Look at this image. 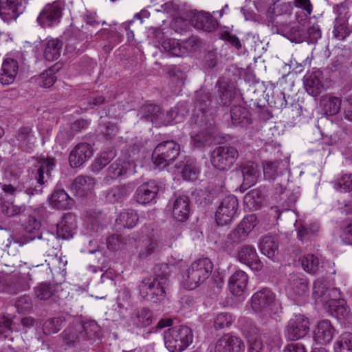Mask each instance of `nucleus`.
Segmentation results:
<instances>
[{
    "mask_svg": "<svg viewBox=\"0 0 352 352\" xmlns=\"http://www.w3.org/2000/svg\"><path fill=\"white\" fill-rule=\"evenodd\" d=\"M313 295L318 302H321L331 314L344 317L348 312L346 302L340 298L337 289L329 288L327 283L320 279L314 281Z\"/></svg>",
    "mask_w": 352,
    "mask_h": 352,
    "instance_id": "obj_1",
    "label": "nucleus"
},
{
    "mask_svg": "<svg viewBox=\"0 0 352 352\" xmlns=\"http://www.w3.org/2000/svg\"><path fill=\"white\" fill-rule=\"evenodd\" d=\"M253 312L265 323L274 319L281 310V303L276 295L269 289L263 288L255 292L250 299Z\"/></svg>",
    "mask_w": 352,
    "mask_h": 352,
    "instance_id": "obj_2",
    "label": "nucleus"
},
{
    "mask_svg": "<svg viewBox=\"0 0 352 352\" xmlns=\"http://www.w3.org/2000/svg\"><path fill=\"white\" fill-rule=\"evenodd\" d=\"M213 269L212 261L208 258H201L194 261L182 275L184 287L189 290L194 289L210 276Z\"/></svg>",
    "mask_w": 352,
    "mask_h": 352,
    "instance_id": "obj_3",
    "label": "nucleus"
},
{
    "mask_svg": "<svg viewBox=\"0 0 352 352\" xmlns=\"http://www.w3.org/2000/svg\"><path fill=\"white\" fill-rule=\"evenodd\" d=\"M164 341L170 352H182L192 343L193 333L187 326L173 327L164 331Z\"/></svg>",
    "mask_w": 352,
    "mask_h": 352,
    "instance_id": "obj_4",
    "label": "nucleus"
},
{
    "mask_svg": "<svg viewBox=\"0 0 352 352\" xmlns=\"http://www.w3.org/2000/svg\"><path fill=\"white\" fill-rule=\"evenodd\" d=\"M168 278L164 275L144 278L140 285L141 296L149 300L156 302L165 297V287Z\"/></svg>",
    "mask_w": 352,
    "mask_h": 352,
    "instance_id": "obj_5",
    "label": "nucleus"
},
{
    "mask_svg": "<svg viewBox=\"0 0 352 352\" xmlns=\"http://www.w3.org/2000/svg\"><path fill=\"white\" fill-rule=\"evenodd\" d=\"M239 157L237 149L230 146L217 147L211 153V163L219 170H229Z\"/></svg>",
    "mask_w": 352,
    "mask_h": 352,
    "instance_id": "obj_6",
    "label": "nucleus"
},
{
    "mask_svg": "<svg viewBox=\"0 0 352 352\" xmlns=\"http://www.w3.org/2000/svg\"><path fill=\"white\" fill-rule=\"evenodd\" d=\"M179 151V146L174 141L161 142L153 152V162L159 168L166 167L177 157Z\"/></svg>",
    "mask_w": 352,
    "mask_h": 352,
    "instance_id": "obj_7",
    "label": "nucleus"
},
{
    "mask_svg": "<svg viewBox=\"0 0 352 352\" xmlns=\"http://www.w3.org/2000/svg\"><path fill=\"white\" fill-rule=\"evenodd\" d=\"M238 200L234 195L224 197L217 209L215 219L219 226L230 224L236 216Z\"/></svg>",
    "mask_w": 352,
    "mask_h": 352,
    "instance_id": "obj_8",
    "label": "nucleus"
},
{
    "mask_svg": "<svg viewBox=\"0 0 352 352\" xmlns=\"http://www.w3.org/2000/svg\"><path fill=\"white\" fill-rule=\"evenodd\" d=\"M309 330V321L305 316L298 314L292 318L284 330L288 340H298L305 337Z\"/></svg>",
    "mask_w": 352,
    "mask_h": 352,
    "instance_id": "obj_9",
    "label": "nucleus"
},
{
    "mask_svg": "<svg viewBox=\"0 0 352 352\" xmlns=\"http://www.w3.org/2000/svg\"><path fill=\"white\" fill-rule=\"evenodd\" d=\"M135 166V164L133 160H126L125 157H119L108 167L102 182L104 184H109L126 175Z\"/></svg>",
    "mask_w": 352,
    "mask_h": 352,
    "instance_id": "obj_10",
    "label": "nucleus"
},
{
    "mask_svg": "<svg viewBox=\"0 0 352 352\" xmlns=\"http://www.w3.org/2000/svg\"><path fill=\"white\" fill-rule=\"evenodd\" d=\"M336 333V330L329 320L318 321L313 329L314 341L320 344H329Z\"/></svg>",
    "mask_w": 352,
    "mask_h": 352,
    "instance_id": "obj_11",
    "label": "nucleus"
},
{
    "mask_svg": "<svg viewBox=\"0 0 352 352\" xmlns=\"http://www.w3.org/2000/svg\"><path fill=\"white\" fill-rule=\"evenodd\" d=\"M94 155L92 146L87 142L76 144L69 156V164L72 168H78L88 161Z\"/></svg>",
    "mask_w": 352,
    "mask_h": 352,
    "instance_id": "obj_12",
    "label": "nucleus"
},
{
    "mask_svg": "<svg viewBox=\"0 0 352 352\" xmlns=\"http://www.w3.org/2000/svg\"><path fill=\"white\" fill-rule=\"evenodd\" d=\"M236 258L240 263L246 265L254 271H260L263 266L255 248L251 245H245L240 248Z\"/></svg>",
    "mask_w": 352,
    "mask_h": 352,
    "instance_id": "obj_13",
    "label": "nucleus"
},
{
    "mask_svg": "<svg viewBox=\"0 0 352 352\" xmlns=\"http://www.w3.org/2000/svg\"><path fill=\"white\" fill-rule=\"evenodd\" d=\"M61 15V9L58 3L47 4L40 12L37 21L43 28L54 26L59 23Z\"/></svg>",
    "mask_w": 352,
    "mask_h": 352,
    "instance_id": "obj_14",
    "label": "nucleus"
},
{
    "mask_svg": "<svg viewBox=\"0 0 352 352\" xmlns=\"http://www.w3.org/2000/svg\"><path fill=\"white\" fill-rule=\"evenodd\" d=\"M244 349L245 344L239 337L226 334L217 341L212 352H243Z\"/></svg>",
    "mask_w": 352,
    "mask_h": 352,
    "instance_id": "obj_15",
    "label": "nucleus"
},
{
    "mask_svg": "<svg viewBox=\"0 0 352 352\" xmlns=\"http://www.w3.org/2000/svg\"><path fill=\"white\" fill-rule=\"evenodd\" d=\"M307 92L312 96H318L324 89V76L319 69H314L304 77Z\"/></svg>",
    "mask_w": 352,
    "mask_h": 352,
    "instance_id": "obj_16",
    "label": "nucleus"
},
{
    "mask_svg": "<svg viewBox=\"0 0 352 352\" xmlns=\"http://www.w3.org/2000/svg\"><path fill=\"white\" fill-rule=\"evenodd\" d=\"M287 290L294 299L302 297L309 292L308 280L302 274H291Z\"/></svg>",
    "mask_w": 352,
    "mask_h": 352,
    "instance_id": "obj_17",
    "label": "nucleus"
},
{
    "mask_svg": "<svg viewBox=\"0 0 352 352\" xmlns=\"http://www.w3.org/2000/svg\"><path fill=\"white\" fill-rule=\"evenodd\" d=\"M152 111L154 112L151 116V121L156 124L167 125L173 122L175 123L182 121L184 114H180L177 108H174L166 113L161 112L160 109L157 106H152Z\"/></svg>",
    "mask_w": 352,
    "mask_h": 352,
    "instance_id": "obj_18",
    "label": "nucleus"
},
{
    "mask_svg": "<svg viewBox=\"0 0 352 352\" xmlns=\"http://www.w3.org/2000/svg\"><path fill=\"white\" fill-rule=\"evenodd\" d=\"M159 188L155 181H150L140 186L135 194L134 199L140 204H146L153 201Z\"/></svg>",
    "mask_w": 352,
    "mask_h": 352,
    "instance_id": "obj_19",
    "label": "nucleus"
},
{
    "mask_svg": "<svg viewBox=\"0 0 352 352\" xmlns=\"http://www.w3.org/2000/svg\"><path fill=\"white\" fill-rule=\"evenodd\" d=\"M248 283V274L244 271L238 270L229 277L228 288L233 295L240 296L246 289Z\"/></svg>",
    "mask_w": 352,
    "mask_h": 352,
    "instance_id": "obj_20",
    "label": "nucleus"
},
{
    "mask_svg": "<svg viewBox=\"0 0 352 352\" xmlns=\"http://www.w3.org/2000/svg\"><path fill=\"white\" fill-rule=\"evenodd\" d=\"M19 72L16 60L6 58L3 60L0 69V82L3 85H9L14 82Z\"/></svg>",
    "mask_w": 352,
    "mask_h": 352,
    "instance_id": "obj_21",
    "label": "nucleus"
},
{
    "mask_svg": "<svg viewBox=\"0 0 352 352\" xmlns=\"http://www.w3.org/2000/svg\"><path fill=\"white\" fill-rule=\"evenodd\" d=\"M75 228V216L71 213L65 214L57 224V236L63 239H70L73 236Z\"/></svg>",
    "mask_w": 352,
    "mask_h": 352,
    "instance_id": "obj_22",
    "label": "nucleus"
},
{
    "mask_svg": "<svg viewBox=\"0 0 352 352\" xmlns=\"http://www.w3.org/2000/svg\"><path fill=\"white\" fill-rule=\"evenodd\" d=\"M190 214L188 197L184 195L178 197L173 204L172 214L174 219L180 222L186 221Z\"/></svg>",
    "mask_w": 352,
    "mask_h": 352,
    "instance_id": "obj_23",
    "label": "nucleus"
},
{
    "mask_svg": "<svg viewBox=\"0 0 352 352\" xmlns=\"http://www.w3.org/2000/svg\"><path fill=\"white\" fill-rule=\"evenodd\" d=\"M190 43L175 38H168L162 43L164 50L172 56H184L189 51Z\"/></svg>",
    "mask_w": 352,
    "mask_h": 352,
    "instance_id": "obj_24",
    "label": "nucleus"
},
{
    "mask_svg": "<svg viewBox=\"0 0 352 352\" xmlns=\"http://www.w3.org/2000/svg\"><path fill=\"white\" fill-rule=\"evenodd\" d=\"M241 173L243 177L242 187L247 189L256 184L258 177V166L252 162L241 165L240 172L236 171V175Z\"/></svg>",
    "mask_w": 352,
    "mask_h": 352,
    "instance_id": "obj_25",
    "label": "nucleus"
},
{
    "mask_svg": "<svg viewBox=\"0 0 352 352\" xmlns=\"http://www.w3.org/2000/svg\"><path fill=\"white\" fill-rule=\"evenodd\" d=\"M62 42L57 38H46L43 43V57L47 61L57 60L61 52Z\"/></svg>",
    "mask_w": 352,
    "mask_h": 352,
    "instance_id": "obj_26",
    "label": "nucleus"
},
{
    "mask_svg": "<svg viewBox=\"0 0 352 352\" xmlns=\"http://www.w3.org/2000/svg\"><path fill=\"white\" fill-rule=\"evenodd\" d=\"M133 189V185L131 184L116 186L104 191L103 195L107 202L114 204L128 196Z\"/></svg>",
    "mask_w": 352,
    "mask_h": 352,
    "instance_id": "obj_27",
    "label": "nucleus"
},
{
    "mask_svg": "<svg viewBox=\"0 0 352 352\" xmlns=\"http://www.w3.org/2000/svg\"><path fill=\"white\" fill-rule=\"evenodd\" d=\"M192 23L197 28L207 32L214 30L219 25L217 21L210 14L204 11L199 12L194 15Z\"/></svg>",
    "mask_w": 352,
    "mask_h": 352,
    "instance_id": "obj_28",
    "label": "nucleus"
},
{
    "mask_svg": "<svg viewBox=\"0 0 352 352\" xmlns=\"http://www.w3.org/2000/svg\"><path fill=\"white\" fill-rule=\"evenodd\" d=\"M21 4L19 0H7L0 8V15L4 21L15 20L21 13Z\"/></svg>",
    "mask_w": 352,
    "mask_h": 352,
    "instance_id": "obj_29",
    "label": "nucleus"
},
{
    "mask_svg": "<svg viewBox=\"0 0 352 352\" xmlns=\"http://www.w3.org/2000/svg\"><path fill=\"white\" fill-rule=\"evenodd\" d=\"M50 205L57 209H69L73 204V200L63 190H56L49 199Z\"/></svg>",
    "mask_w": 352,
    "mask_h": 352,
    "instance_id": "obj_30",
    "label": "nucleus"
},
{
    "mask_svg": "<svg viewBox=\"0 0 352 352\" xmlns=\"http://www.w3.org/2000/svg\"><path fill=\"white\" fill-rule=\"evenodd\" d=\"M259 249L261 253L267 257H274L278 252V243L276 238L272 236L263 237L259 243Z\"/></svg>",
    "mask_w": 352,
    "mask_h": 352,
    "instance_id": "obj_31",
    "label": "nucleus"
},
{
    "mask_svg": "<svg viewBox=\"0 0 352 352\" xmlns=\"http://www.w3.org/2000/svg\"><path fill=\"white\" fill-rule=\"evenodd\" d=\"M138 221V216L135 211L128 209L124 210L120 213L116 218L117 225L126 228H132Z\"/></svg>",
    "mask_w": 352,
    "mask_h": 352,
    "instance_id": "obj_32",
    "label": "nucleus"
},
{
    "mask_svg": "<svg viewBox=\"0 0 352 352\" xmlns=\"http://www.w3.org/2000/svg\"><path fill=\"white\" fill-rule=\"evenodd\" d=\"M94 183V179L91 177L78 176L74 180L72 188L77 194L82 196L91 189Z\"/></svg>",
    "mask_w": 352,
    "mask_h": 352,
    "instance_id": "obj_33",
    "label": "nucleus"
},
{
    "mask_svg": "<svg viewBox=\"0 0 352 352\" xmlns=\"http://www.w3.org/2000/svg\"><path fill=\"white\" fill-rule=\"evenodd\" d=\"M115 157L116 152L113 149H110L100 153L92 164V170L95 172H99Z\"/></svg>",
    "mask_w": 352,
    "mask_h": 352,
    "instance_id": "obj_34",
    "label": "nucleus"
},
{
    "mask_svg": "<svg viewBox=\"0 0 352 352\" xmlns=\"http://www.w3.org/2000/svg\"><path fill=\"white\" fill-rule=\"evenodd\" d=\"M76 330L80 331L82 340H88L96 336L100 327L95 321H89L84 324H76Z\"/></svg>",
    "mask_w": 352,
    "mask_h": 352,
    "instance_id": "obj_35",
    "label": "nucleus"
},
{
    "mask_svg": "<svg viewBox=\"0 0 352 352\" xmlns=\"http://www.w3.org/2000/svg\"><path fill=\"white\" fill-rule=\"evenodd\" d=\"M351 29L347 26V20L345 16H339L336 19L333 34L338 40H344L351 34Z\"/></svg>",
    "mask_w": 352,
    "mask_h": 352,
    "instance_id": "obj_36",
    "label": "nucleus"
},
{
    "mask_svg": "<svg viewBox=\"0 0 352 352\" xmlns=\"http://www.w3.org/2000/svg\"><path fill=\"white\" fill-rule=\"evenodd\" d=\"M133 320L139 327H147L153 322V314L148 309L142 308L136 311L133 316Z\"/></svg>",
    "mask_w": 352,
    "mask_h": 352,
    "instance_id": "obj_37",
    "label": "nucleus"
},
{
    "mask_svg": "<svg viewBox=\"0 0 352 352\" xmlns=\"http://www.w3.org/2000/svg\"><path fill=\"white\" fill-rule=\"evenodd\" d=\"M335 352H352V333L341 334L334 343Z\"/></svg>",
    "mask_w": 352,
    "mask_h": 352,
    "instance_id": "obj_38",
    "label": "nucleus"
},
{
    "mask_svg": "<svg viewBox=\"0 0 352 352\" xmlns=\"http://www.w3.org/2000/svg\"><path fill=\"white\" fill-rule=\"evenodd\" d=\"M334 188L340 192L352 190V174H343L332 182Z\"/></svg>",
    "mask_w": 352,
    "mask_h": 352,
    "instance_id": "obj_39",
    "label": "nucleus"
},
{
    "mask_svg": "<svg viewBox=\"0 0 352 352\" xmlns=\"http://www.w3.org/2000/svg\"><path fill=\"white\" fill-rule=\"evenodd\" d=\"M247 110L241 106H235L232 108L230 116L234 125H245L249 123Z\"/></svg>",
    "mask_w": 352,
    "mask_h": 352,
    "instance_id": "obj_40",
    "label": "nucleus"
},
{
    "mask_svg": "<svg viewBox=\"0 0 352 352\" xmlns=\"http://www.w3.org/2000/svg\"><path fill=\"white\" fill-rule=\"evenodd\" d=\"M324 110L327 115H335L339 112L341 106V99L338 97L329 96L322 100Z\"/></svg>",
    "mask_w": 352,
    "mask_h": 352,
    "instance_id": "obj_41",
    "label": "nucleus"
},
{
    "mask_svg": "<svg viewBox=\"0 0 352 352\" xmlns=\"http://www.w3.org/2000/svg\"><path fill=\"white\" fill-rule=\"evenodd\" d=\"M234 321V317L230 313L221 312L214 318V327L216 329L229 327Z\"/></svg>",
    "mask_w": 352,
    "mask_h": 352,
    "instance_id": "obj_42",
    "label": "nucleus"
},
{
    "mask_svg": "<svg viewBox=\"0 0 352 352\" xmlns=\"http://www.w3.org/2000/svg\"><path fill=\"white\" fill-rule=\"evenodd\" d=\"M301 265L305 271L314 273L318 268L319 261L314 254H308L301 258Z\"/></svg>",
    "mask_w": 352,
    "mask_h": 352,
    "instance_id": "obj_43",
    "label": "nucleus"
},
{
    "mask_svg": "<svg viewBox=\"0 0 352 352\" xmlns=\"http://www.w3.org/2000/svg\"><path fill=\"white\" fill-rule=\"evenodd\" d=\"M199 170L195 166L193 160H187L184 168L182 170V175L185 180L191 181L197 177Z\"/></svg>",
    "mask_w": 352,
    "mask_h": 352,
    "instance_id": "obj_44",
    "label": "nucleus"
},
{
    "mask_svg": "<svg viewBox=\"0 0 352 352\" xmlns=\"http://www.w3.org/2000/svg\"><path fill=\"white\" fill-rule=\"evenodd\" d=\"M258 223V219L255 214H250L245 217L238 225L239 229L247 236L253 230Z\"/></svg>",
    "mask_w": 352,
    "mask_h": 352,
    "instance_id": "obj_45",
    "label": "nucleus"
},
{
    "mask_svg": "<svg viewBox=\"0 0 352 352\" xmlns=\"http://www.w3.org/2000/svg\"><path fill=\"white\" fill-rule=\"evenodd\" d=\"M82 339L80 331L76 330V324L63 332V341L67 345L79 342Z\"/></svg>",
    "mask_w": 352,
    "mask_h": 352,
    "instance_id": "obj_46",
    "label": "nucleus"
},
{
    "mask_svg": "<svg viewBox=\"0 0 352 352\" xmlns=\"http://www.w3.org/2000/svg\"><path fill=\"white\" fill-rule=\"evenodd\" d=\"M37 82L43 88L52 87L56 81L54 70L49 69L43 72L37 78Z\"/></svg>",
    "mask_w": 352,
    "mask_h": 352,
    "instance_id": "obj_47",
    "label": "nucleus"
},
{
    "mask_svg": "<svg viewBox=\"0 0 352 352\" xmlns=\"http://www.w3.org/2000/svg\"><path fill=\"white\" fill-rule=\"evenodd\" d=\"M244 204L250 210H257L260 207L259 193L256 190H251L244 197Z\"/></svg>",
    "mask_w": 352,
    "mask_h": 352,
    "instance_id": "obj_48",
    "label": "nucleus"
},
{
    "mask_svg": "<svg viewBox=\"0 0 352 352\" xmlns=\"http://www.w3.org/2000/svg\"><path fill=\"white\" fill-rule=\"evenodd\" d=\"M52 287L50 285L41 284L34 288V296L38 300H48L52 297Z\"/></svg>",
    "mask_w": 352,
    "mask_h": 352,
    "instance_id": "obj_49",
    "label": "nucleus"
},
{
    "mask_svg": "<svg viewBox=\"0 0 352 352\" xmlns=\"http://www.w3.org/2000/svg\"><path fill=\"white\" fill-rule=\"evenodd\" d=\"M249 345V352H260L263 348V344L257 334H250L244 330Z\"/></svg>",
    "mask_w": 352,
    "mask_h": 352,
    "instance_id": "obj_50",
    "label": "nucleus"
},
{
    "mask_svg": "<svg viewBox=\"0 0 352 352\" xmlns=\"http://www.w3.org/2000/svg\"><path fill=\"white\" fill-rule=\"evenodd\" d=\"M287 34V38L296 43H302L306 38L304 31L299 26L292 28Z\"/></svg>",
    "mask_w": 352,
    "mask_h": 352,
    "instance_id": "obj_51",
    "label": "nucleus"
},
{
    "mask_svg": "<svg viewBox=\"0 0 352 352\" xmlns=\"http://www.w3.org/2000/svg\"><path fill=\"white\" fill-rule=\"evenodd\" d=\"M41 226V221L33 215H29L23 222V227L28 232H33L39 230Z\"/></svg>",
    "mask_w": 352,
    "mask_h": 352,
    "instance_id": "obj_52",
    "label": "nucleus"
},
{
    "mask_svg": "<svg viewBox=\"0 0 352 352\" xmlns=\"http://www.w3.org/2000/svg\"><path fill=\"white\" fill-rule=\"evenodd\" d=\"M23 210V206L14 205L13 203H5L2 206V212L10 217L20 214Z\"/></svg>",
    "mask_w": 352,
    "mask_h": 352,
    "instance_id": "obj_53",
    "label": "nucleus"
},
{
    "mask_svg": "<svg viewBox=\"0 0 352 352\" xmlns=\"http://www.w3.org/2000/svg\"><path fill=\"white\" fill-rule=\"evenodd\" d=\"M54 166V162L53 160H47L44 162H43L41 164V166L38 169V178L37 181L40 184H43V178H44V173L45 170L47 172V173L52 170Z\"/></svg>",
    "mask_w": 352,
    "mask_h": 352,
    "instance_id": "obj_54",
    "label": "nucleus"
},
{
    "mask_svg": "<svg viewBox=\"0 0 352 352\" xmlns=\"http://www.w3.org/2000/svg\"><path fill=\"white\" fill-rule=\"evenodd\" d=\"M247 236H248L237 226L228 234V241L232 244H237L243 241Z\"/></svg>",
    "mask_w": 352,
    "mask_h": 352,
    "instance_id": "obj_55",
    "label": "nucleus"
},
{
    "mask_svg": "<svg viewBox=\"0 0 352 352\" xmlns=\"http://www.w3.org/2000/svg\"><path fill=\"white\" fill-rule=\"evenodd\" d=\"M319 226L315 224L312 228H307L304 226L296 228L298 236L301 240H305L309 238V234H314L318 231Z\"/></svg>",
    "mask_w": 352,
    "mask_h": 352,
    "instance_id": "obj_56",
    "label": "nucleus"
},
{
    "mask_svg": "<svg viewBox=\"0 0 352 352\" xmlns=\"http://www.w3.org/2000/svg\"><path fill=\"white\" fill-rule=\"evenodd\" d=\"M278 166L277 162H266L263 166L265 177L267 179H273L276 175Z\"/></svg>",
    "mask_w": 352,
    "mask_h": 352,
    "instance_id": "obj_57",
    "label": "nucleus"
},
{
    "mask_svg": "<svg viewBox=\"0 0 352 352\" xmlns=\"http://www.w3.org/2000/svg\"><path fill=\"white\" fill-rule=\"evenodd\" d=\"M62 326V320L59 318H55L47 321L45 327L49 329L50 333H56L60 331Z\"/></svg>",
    "mask_w": 352,
    "mask_h": 352,
    "instance_id": "obj_58",
    "label": "nucleus"
},
{
    "mask_svg": "<svg viewBox=\"0 0 352 352\" xmlns=\"http://www.w3.org/2000/svg\"><path fill=\"white\" fill-rule=\"evenodd\" d=\"M107 245L110 250H118L122 247L121 239L118 235H112L107 239Z\"/></svg>",
    "mask_w": 352,
    "mask_h": 352,
    "instance_id": "obj_59",
    "label": "nucleus"
},
{
    "mask_svg": "<svg viewBox=\"0 0 352 352\" xmlns=\"http://www.w3.org/2000/svg\"><path fill=\"white\" fill-rule=\"evenodd\" d=\"M340 237L346 244H352V223L343 229Z\"/></svg>",
    "mask_w": 352,
    "mask_h": 352,
    "instance_id": "obj_60",
    "label": "nucleus"
},
{
    "mask_svg": "<svg viewBox=\"0 0 352 352\" xmlns=\"http://www.w3.org/2000/svg\"><path fill=\"white\" fill-rule=\"evenodd\" d=\"M192 138L193 144L197 147L204 146L208 140V135H206L204 132H201L195 136H192Z\"/></svg>",
    "mask_w": 352,
    "mask_h": 352,
    "instance_id": "obj_61",
    "label": "nucleus"
},
{
    "mask_svg": "<svg viewBox=\"0 0 352 352\" xmlns=\"http://www.w3.org/2000/svg\"><path fill=\"white\" fill-rule=\"evenodd\" d=\"M283 352H306V350L302 344L292 343L286 346Z\"/></svg>",
    "mask_w": 352,
    "mask_h": 352,
    "instance_id": "obj_62",
    "label": "nucleus"
},
{
    "mask_svg": "<svg viewBox=\"0 0 352 352\" xmlns=\"http://www.w3.org/2000/svg\"><path fill=\"white\" fill-rule=\"evenodd\" d=\"M155 249V245L153 243H148L139 253V257L141 259H144L149 255H151Z\"/></svg>",
    "mask_w": 352,
    "mask_h": 352,
    "instance_id": "obj_63",
    "label": "nucleus"
},
{
    "mask_svg": "<svg viewBox=\"0 0 352 352\" xmlns=\"http://www.w3.org/2000/svg\"><path fill=\"white\" fill-rule=\"evenodd\" d=\"M307 34L311 42H314L321 37L320 30L318 27L315 26H312L308 29Z\"/></svg>",
    "mask_w": 352,
    "mask_h": 352,
    "instance_id": "obj_64",
    "label": "nucleus"
}]
</instances>
